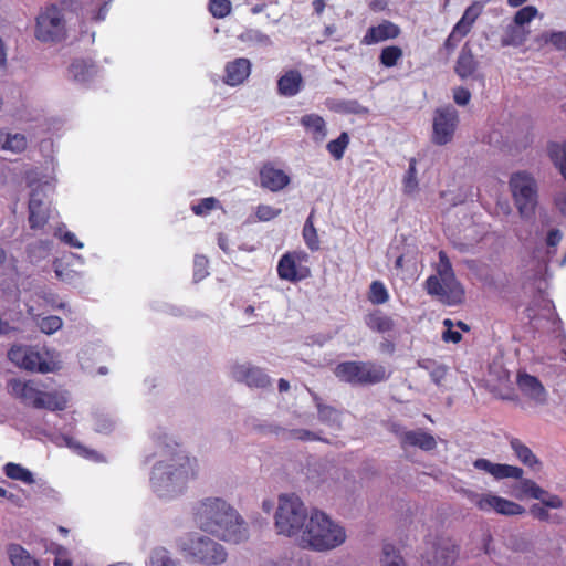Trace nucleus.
Wrapping results in <instances>:
<instances>
[{
    "label": "nucleus",
    "mask_w": 566,
    "mask_h": 566,
    "mask_svg": "<svg viewBox=\"0 0 566 566\" xmlns=\"http://www.w3.org/2000/svg\"><path fill=\"white\" fill-rule=\"evenodd\" d=\"M3 472L11 480L21 481L25 484L34 483V478H33L32 472L19 463L8 462L3 467Z\"/></svg>",
    "instance_id": "473e14b6"
},
{
    "label": "nucleus",
    "mask_w": 566,
    "mask_h": 566,
    "mask_svg": "<svg viewBox=\"0 0 566 566\" xmlns=\"http://www.w3.org/2000/svg\"><path fill=\"white\" fill-rule=\"evenodd\" d=\"M44 354L35 347L25 345H14L8 352V358L15 366L30 371H39L42 374L54 371L55 363L49 361Z\"/></svg>",
    "instance_id": "9b49d317"
},
{
    "label": "nucleus",
    "mask_w": 566,
    "mask_h": 566,
    "mask_svg": "<svg viewBox=\"0 0 566 566\" xmlns=\"http://www.w3.org/2000/svg\"><path fill=\"white\" fill-rule=\"evenodd\" d=\"M314 214L315 210L313 209L310 216L307 217L302 230L304 242L308 250H311L312 252H316L321 249V241L317 234V230L314 227Z\"/></svg>",
    "instance_id": "c756f323"
},
{
    "label": "nucleus",
    "mask_w": 566,
    "mask_h": 566,
    "mask_svg": "<svg viewBox=\"0 0 566 566\" xmlns=\"http://www.w3.org/2000/svg\"><path fill=\"white\" fill-rule=\"evenodd\" d=\"M458 556L459 546L451 538H439L424 558L428 565L453 566Z\"/></svg>",
    "instance_id": "ddd939ff"
},
{
    "label": "nucleus",
    "mask_w": 566,
    "mask_h": 566,
    "mask_svg": "<svg viewBox=\"0 0 566 566\" xmlns=\"http://www.w3.org/2000/svg\"><path fill=\"white\" fill-rule=\"evenodd\" d=\"M154 478L156 479L157 475H167V480L175 481V482H186L189 478H192L195 475L192 461L187 455H178L177 464H164L163 462H158L154 467Z\"/></svg>",
    "instance_id": "2eb2a0df"
},
{
    "label": "nucleus",
    "mask_w": 566,
    "mask_h": 566,
    "mask_svg": "<svg viewBox=\"0 0 566 566\" xmlns=\"http://www.w3.org/2000/svg\"><path fill=\"white\" fill-rule=\"evenodd\" d=\"M531 513L534 517H536L541 521H546L549 516L548 511L539 504H534L531 507Z\"/></svg>",
    "instance_id": "0e129e2a"
},
{
    "label": "nucleus",
    "mask_w": 566,
    "mask_h": 566,
    "mask_svg": "<svg viewBox=\"0 0 566 566\" xmlns=\"http://www.w3.org/2000/svg\"><path fill=\"white\" fill-rule=\"evenodd\" d=\"M528 34L530 31L524 27H520L515 23L509 24L502 38V45L521 46L525 43Z\"/></svg>",
    "instance_id": "cd10ccee"
},
{
    "label": "nucleus",
    "mask_w": 566,
    "mask_h": 566,
    "mask_svg": "<svg viewBox=\"0 0 566 566\" xmlns=\"http://www.w3.org/2000/svg\"><path fill=\"white\" fill-rule=\"evenodd\" d=\"M401 446L406 447H418L424 451H431L437 447V442L433 436L422 430L407 431L401 437Z\"/></svg>",
    "instance_id": "393cba45"
},
{
    "label": "nucleus",
    "mask_w": 566,
    "mask_h": 566,
    "mask_svg": "<svg viewBox=\"0 0 566 566\" xmlns=\"http://www.w3.org/2000/svg\"><path fill=\"white\" fill-rule=\"evenodd\" d=\"M562 240V233L558 229L549 230L546 237V244L549 248H555Z\"/></svg>",
    "instance_id": "680f3d73"
},
{
    "label": "nucleus",
    "mask_w": 566,
    "mask_h": 566,
    "mask_svg": "<svg viewBox=\"0 0 566 566\" xmlns=\"http://www.w3.org/2000/svg\"><path fill=\"white\" fill-rule=\"evenodd\" d=\"M209 260L205 255H196L193 260V276L196 280L200 281L205 279L208 272Z\"/></svg>",
    "instance_id": "8fccbe9b"
},
{
    "label": "nucleus",
    "mask_w": 566,
    "mask_h": 566,
    "mask_svg": "<svg viewBox=\"0 0 566 566\" xmlns=\"http://www.w3.org/2000/svg\"><path fill=\"white\" fill-rule=\"evenodd\" d=\"M381 566H407L402 556L392 544H385L382 548Z\"/></svg>",
    "instance_id": "ea45409f"
},
{
    "label": "nucleus",
    "mask_w": 566,
    "mask_h": 566,
    "mask_svg": "<svg viewBox=\"0 0 566 566\" xmlns=\"http://www.w3.org/2000/svg\"><path fill=\"white\" fill-rule=\"evenodd\" d=\"M304 82L300 71L289 70L277 80V93L281 96L292 97L303 88Z\"/></svg>",
    "instance_id": "b1692460"
},
{
    "label": "nucleus",
    "mask_w": 566,
    "mask_h": 566,
    "mask_svg": "<svg viewBox=\"0 0 566 566\" xmlns=\"http://www.w3.org/2000/svg\"><path fill=\"white\" fill-rule=\"evenodd\" d=\"M340 108L345 113L349 114H367L368 108L363 106L358 101L352 99V101H345L340 104Z\"/></svg>",
    "instance_id": "864d4df0"
},
{
    "label": "nucleus",
    "mask_w": 566,
    "mask_h": 566,
    "mask_svg": "<svg viewBox=\"0 0 566 566\" xmlns=\"http://www.w3.org/2000/svg\"><path fill=\"white\" fill-rule=\"evenodd\" d=\"M348 144L349 136L346 132H343L336 139L331 140L326 145V149L335 160H340L344 157Z\"/></svg>",
    "instance_id": "4c0bfd02"
},
{
    "label": "nucleus",
    "mask_w": 566,
    "mask_h": 566,
    "mask_svg": "<svg viewBox=\"0 0 566 566\" xmlns=\"http://www.w3.org/2000/svg\"><path fill=\"white\" fill-rule=\"evenodd\" d=\"M199 527L226 542L240 543L248 537L244 522L238 512L219 497L206 499L196 509Z\"/></svg>",
    "instance_id": "f257e3e1"
},
{
    "label": "nucleus",
    "mask_w": 566,
    "mask_h": 566,
    "mask_svg": "<svg viewBox=\"0 0 566 566\" xmlns=\"http://www.w3.org/2000/svg\"><path fill=\"white\" fill-rule=\"evenodd\" d=\"M239 39L248 46H270L272 40L265 33L256 29H247L242 32Z\"/></svg>",
    "instance_id": "f704fd0d"
},
{
    "label": "nucleus",
    "mask_w": 566,
    "mask_h": 566,
    "mask_svg": "<svg viewBox=\"0 0 566 566\" xmlns=\"http://www.w3.org/2000/svg\"><path fill=\"white\" fill-rule=\"evenodd\" d=\"M473 467L491 474L497 480L505 478L521 479L523 470L510 464L492 463L490 460L480 458L473 462Z\"/></svg>",
    "instance_id": "aec40b11"
},
{
    "label": "nucleus",
    "mask_w": 566,
    "mask_h": 566,
    "mask_svg": "<svg viewBox=\"0 0 566 566\" xmlns=\"http://www.w3.org/2000/svg\"><path fill=\"white\" fill-rule=\"evenodd\" d=\"M482 8V4H480L479 2H473L464 10V13L461 18L464 19L465 22H469L470 24L473 25L476 19L481 15Z\"/></svg>",
    "instance_id": "603ef678"
},
{
    "label": "nucleus",
    "mask_w": 566,
    "mask_h": 566,
    "mask_svg": "<svg viewBox=\"0 0 566 566\" xmlns=\"http://www.w3.org/2000/svg\"><path fill=\"white\" fill-rule=\"evenodd\" d=\"M458 125L459 113L453 106L437 108L432 120L431 142L438 146L449 144L453 139Z\"/></svg>",
    "instance_id": "f8f14e48"
},
{
    "label": "nucleus",
    "mask_w": 566,
    "mask_h": 566,
    "mask_svg": "<svg viewBox=\"0 0 566 566\" xmlns=\"http://www.w3.org/2000/svg\"><path fill=\"white\" fill-rule=\"evenodd\" d=\"M286 433H287L289 438L295 439V440L307 441V440H317L318 439V437L314 432L305 430V429H293V430H289Z\"/></svg>",
    "instance_id": "4d7b16f0"
},
{
    "label": "nucleus",
    "mask_w": 566,
    "mask_h": 566,
    "mask_svg": "<svg viewBox=\"0 0 566 566\" xmlns=\"http://www.w3.org/2000/svg\"><path fill=\"white\" fill-rule=\"evenodd\" d=\"M541 501L543 502V504L545 506L552 507V509H559L563 505V502H562L560 497L557 496V495H552L547 500H545L543 497V500H541Z\"/></svg>",
    "instance_id": "338daca9"
},
{
    "label": "nucleus",
    "mask_w": 566,
    "mask_h": 566,
    "mask_svg": "<svg viewBox=\"0 0 566 566\" xmlns=\"http://www.w3.org/2000/svg\"><path fill=\"white\" fill-rule=\"evenodd\" d=\"M346 534L342 526L335 524L325 513L312 512L301 535V545L314 551L333 549L345 542Z\"/></svg>",
    "instance_id": "f03ea898"
},
{
    "label": "nucleus",
    "mask_w": 566,
    "mask_h": 566,
    "mask_svg": "<svg viewBox=\"0 0 566 566\" xmlns=\"http://www.w3.org/2000/svg\"><path fill=\"white\" fill-rule=\"evenodd\" d=\"M151 566H175V560L169 556L166 548H156L150 556Z\"/></svg>",
    "instance_id": "a18cd8bd"
},
{
    "label": "nucleus",
    "mask_w": 566,
    "mask_h": 566,
    "mask_svg": "<svg viewBox=\"0 0 566 566\" xmlns=\"http://www.w3.org/2000/svg\"><path fill=\"white\" fill-rule=\"evenodd\" d=\"M281 212V209L273 208L269 205H259L255 209V218L258 221L266 222L279 217Z\"/></svg>",
    "instance_id": "de8ad7c7"
},
{
    "label": "nucleus",
    "mask_w": 566,
    "mask_h": 566,
    "mask_svg": "<svg viewBox=\"0 0 566 566\" xmlns=\"http://www.w3.org/2000/svg\"><path fill=\"white\" fill-rule=\"evenodd\" d=\"M443 324L448 327V329L443 333V339L446 342L459 343L462 338V335L459 332L452 331V322L451 319H444Z\"/></svg>",
    "instance_id": "bf43d9fd"
},
{
    "label": "nucleus",
    "mask_w": 566,
    "mask_h": 566,
    "mask_svg": "<svg viewBox=\"0 0 566 566\" xmlns=\"http://www.w3.org/2000/svg\"><path fill=\"white\" fill-rule=\"evenodd\" d=\"M446 368L439 366L431 371L430 376L434 384L440 385L441 380L446 377Z\"/></svg>",
    "instance_id": "69168bd1"
},
{
    "label": "nucleus",
    "mask_w": 566,
    "mask_h": 566,
    "mask_svg": "<svg viewBox=\"0 0 566 566\" xmlns=\"http://www.w3.org/2000/svg\"><path fill=\"white\" fill-rule=\"evenodd\" d=\"M402 55L403 52L400 46H385L380 52L379 62L385 67H394L398 64V61L402 57Z\"/></svg>",
    "instance_id": "e433bc0d"
},
{
    "label": "nucleus",
    "mask_w": 566,
    "mask_h": 566,
    "mask_svg": "<svg viewBox=\"0 0 566 566\" xmlns=\"http://www.w3.org/2000/svg\"><path fill=\"white\" fill-rule=\"evenodd\" d=\"M8 553L13 566H40L21 545H10Z\"/></svg>",
    "instance_id": "72a5a7b5"
},
{
    "label": "nucleus",
    "mask_w": 566,
    "mask_h": 566,
    "mask_svg": "<svg viewBox=\"0 0 566 566\" xmlns=\"http://www.w3.org/2000/svg\"><path fill=\"white\" fill-rule=\"evenodd\" d=\"M209 10L214 18H224L231 12L229 0H210Z\"/></svg>",
    "instance_id": "49530a36"
},
{
    "label": "nucleus",
    "mask_w": 566,
    "mask_h": 566,
    "mask_svg": "<svg viewBox=\"0 0 566 566\" xmlns=\"http://www.w3.org/2000/svg\"><path fill=\"white\" fill-rule=\"evenodd\" d=\"M453 99L455 104L460 106H465L469 104L471 99V93L468 88L463 86L455 87L453 90Z\"/></svg>",
    "instance_id": "6e6d98bb"
},
{
    "label": "nucleus",
    "mask_w": 566,
    "mask_h": 566,
    "mask_svg": "<svg viewBox=\"0 0 566 566\" xmlns=\"http://www.w3.org/2000/svg\"><path fill=\"white\" fill-rule=\"evenodd\" d=\"M478 69L479 62L473 54L472 46L467 42L461 48L460 54L455 61L454 72L461 80H465L473 76Z\"/></svg>",
    "instance_id": "5701e85b"
},
{
    "label": "nucleus",
    "mask_w": 566,
    "mask_h": 566,
    "mask_svg": "<svg viewBox=\"0 0 566 566\" xmlns=\"http://www.w3.org/2000/svg\"><path fill=\"white\" fill-rule=\"evenodd\" d=\"M475 505L481 511H495L503 515H520L524 512V507L522 505L493 494L478 495Z\"/></svg>",
    "instance_id": "dca6fc26"
},
{
    "label": "nucleus",
    "mask_w": 566,
    "mask_h": 566,
    "mask_svg": "<svg viewBox=\"0 0 566 566\" xmlns=\"http://www.w3.org/2000/svg\"><path fill=\"white\" fill-rule=\"evenodd\" d=\"M463 38L455 34L453 31L450 32L448 38L443 42V49L447 51L448 55H451L453 51L457 49L458 44Z\"/></svg>",
    "instance_id": "13d9d810"
},
{
    "label": "nucleus",
    "mask_w": 566,
    "mask_h": 566,
    "mask_svg": "<svg viewBox=\"0 0 566 566\" xmlns=\"http://www.w3.org/2000/svg\"><path fill=\"white\" fill-rule=\"evenodd\" d=\"M368 300L374 305L385 304L389 300L388 291L380 281H374L369 286Z\"/></svg>",
    "instance_id": "a19ab883"
},
{
    "label": "nucleus",
    "mask_w": 566,
    "mask_h": 566,
    "mask_svg": "<svg viewBox=\"0 0 566 566\" xmlns=\"http://www.w3.org/2000/svg\"><path fill=\"white\" fill-rule=\"evenodd\" d=\"M232 378L250 388H266L271 385L270 377L260 367L250 364H235L231 368Z\"/></svg>",
    "instance_id": "4468645a"
},
{
    "label": "nucleus",
    "mask_w": 566,
    "mask_h": 566,
    "mask_svg": "<svg viewBox=\"0 0 566 566\" xmlns=\"http://www.w3.org/2000/svg\"><path fill=\"white\" fill-rule=\"evenodd\" d=\"M28 145L27 138L22 134H9L8 144L4 146V150L12 153H22L25 150Z\"/></svg>",
    "instance_id": "09e8293b"
},
{
    "label": "nucleus",
    "mask_w": 566,
    "mask_h": 566,
    "mask_svg": "<svg viewBox=\"0 0 566 566\" xmlns=\"http://www.w3.org/2000/svg\"><path fill=\"white\" fill-rule=\"evenodd\" d=\"M260 186L270 191L277 192L284 189L291 181L284 170L277 169L272 163H265L260 168Z\"/></svg>",
    "instance_id": "f3484780"
},
{
    "label": "nucleus",
    "mask_w": 566,
    "mask_h": 566,
    "mask_svg": "<svg viewBox=\"0 0 566 566\" xmlns=\"http://www.w3.org/2000/svg\"><path fill=\"white\" fill-rule=\"evenodd\" d=\"M555 205L560 213L566 214V191L560 192L555 198Z\"/></svg>",
    "instance_id": "774afa93"
},
{
    "label": "nucleus",
    "mask_w": 566,
    "mask_h": 566,
    "mask_svg": "<svg viewBox=\"0 0 566 566\" xmlns=\"http://www.w3.org/2000/svg\"><path fill=\"white\" fill-rule=\"evenodd\" d=\"M539 48L552 44L556 50L566 52V31H545L535 38Z\"/></svg>",
    "instance_id": "7c9ffc66"
},
{
    "label": "nucleus",
    "mask_w": 566,
    "mask_h": 566,
    "mask_svg": "<svg viewBox=\"0 0 566 566\" xmlns=\"http://www.w3.org/2000/svg\"><path fill=\"white\" fill-rule=\"evenodd\" d=\"M517 386L522 394L535 403H546L547 392L537 377L528 374H520L517 376Z\"/></svg>",
    "instance_id": "a211bd4d"
},
{
    "label": "nucleus",
    "mask_w": 566,
    "mask_h": 566,
    "mask_svg": "<svg viewBox=\"0 0 566 566\" xmlns=\"http://www.w3.org/2000/svg\"><path fill=\"white\" fill-rule=\"evenodd\" d=\"M334 375L338 380L352 386H373L387 381L390 371L375 360H347L335 366Z\"/></svg>",
    "instance_id": "20e7f679"
},
{
    "label": "nucleus",
    "mask_w": 566,
    "mask_h": 566,
    "mask_svg": "<svg viewBox=\"0 0 566 566\" xmlns=\"http://www.w3.org/2000/svg\"><path fill=\"white\" fill-rule=\"evenodd\" d=\"M510 189L518 213L524 219L534 217L538 203V188L534 177L518 171L510 177Z\"/></svg>",
    "instance_id": "6e6552de"
},
{
    "label": "nucleus",
    "mask_w": 566,
    "mask_h": 566,
    "mask_svg": "<svg viewBox=\"0 0 566 566\" xmlns=\"http://www.w3.org/2000/svg\"><path fill=\"white\" fill-rule=\"evenodd\" d=\"M306 509L301 499L294 494L282 495L275 513V527L279 534L293 536L305 527Z\"/></svg>",
    "instance_id": "0eeeda50"
},
{
    "label": "nucleus",
    "mask_w": 566,
    "mask_h": 566,
    "mask_svg": "<svg viewBox=\"0 0 566 566\" xmlns=\"http://www.w3.org/2000/svg\"><path fill=\"white\" fill-rule=\"evenodd\" d=\"M400 34V28L389 20H384L378 25L370 27L363 40L361 43L365 45L376 44L382 41L391 40L398 38Z\"/></svg>",
    "instance_id": "6ab92c4d"
},
{
    "label": "nucleus",
    "mask_w": 566,
    "mask_h": 566,
    "mask_svg": "<svg viewBox=\"0 0 566 566\" xmlns=\"http://www.w3.org/2000/svg\"><path fill=\"white\" fill-rule=\"evenodd\" d=\"M437 275H430L424 283L429 295L436 296L447 305H458L464 298V290L457 280L452 264L444 251L439 252Z\"/></svg>",
    "instance_id": "7ed1b4c3"
},
{
    "label": "nucleus",
    "mask_w": 566,
    "mask_h": 566,
    "mask_svg": "<svg viewBox=\"0 0 566 566\" xmlns=\"http://www.w3.org/2000/svg\"><path fill=\"white\" fill-rule=\"evenodd\" d=\"M62 240L70 247L72 248H76V249H82L83 248V243L78 241V239L76 238V235L71 232V231H66L64 232V234L62 235Z\"/></svg>",
    "instance_id": "e2e57ef3"
},
{
    "label": "nucleus",
    "mask_w": 566,
    "mask_h": 566,
    "mask_svg": "<svg viewBox=\"0 0 566 566\" xmlns=\"http://www.w3.org/2000/svg\"><path fill=\"white\" fill-rule=\"evenodd\" d=\"M548 156L566 180V140L562 144L552 143L548 146Z\"/></svg>",
    "instance_id": "2f4dec72"
},
{
    "label": "nucleus",
    "mask_w": 566,
    "mask_h": 566,
    "mask_svg": "<svg viewBox=\"0 0 566 566\" xmlns=\"http://www.w3.org/2000/svg\"><path fill=\"white\" fill-rule=\"evenodd\" d=\"M517 490L521 496L535 500H543V496L546 494V491H544L533 480L530 479H521Z\"/></svg>",
    "instance_id": "58836bf2"
},
{
    "label": "nucleus",
    "mask_w": 566,
    "mask_h": 566,
    "mask_svg": "<svg viewBox=\"0 0 566 566\" xmlns=\"http://www.w3.org/2000/svg\"><path fill=\"white\" fill-rule=\"evenodd\" d=\"M366 326L379 334H386L394 331L396 324L391 316L384 313L381 310H375L365 316Z\"/></svg>",
    "instance_id": "a878e982"
},
{
    "label": "nucleus",
    "mask_w": 566,
    "mask_h": 566,
    "mask_svg": "<svg viewBox=\"0 0 566 566\" xmlns=\"http://www.w3.org/2000/svg\"><path fill=\"white\" fill-rule=\"evenodd\" d=\"M301 124L305 130L311 134L316 143H321L327 135L326 123L324 118L317 114H307L301 118Z\"/></svg>",
    "instance_id": "bb28decb"
},
{
    "label": "nucleus",
    "mask_w": 566,
    "mask_h": 566,
    "mask_svg": "<svg viewBox=\"0 0 566 566\" xmlns=\"http://www.w3.org/2000/svg\"><path fill=\"white\" fill-rule=\"evenodd\" d=\"M318 418L322 422L334 421L337 416V410L331 406L317 403Z\"/></svg>",
    "instance_id": "5fc2aeb1"
},
{
    "label": "nucleus",
    "mask_w": 566,
    "mask_h": 566,
    "mask_svg": "<svg viewBox=\"0 0 566 566\" xmlns=\"http://www.w3.org/2000/svg\"><path fill=\"white\" fill-rule=\"evenodd\" d=\"M35 38L41 42L56 43L66 39V22L63 11L56 4L42 9L36 17Z\"/></svg>",
    "instance_id": "1a4fd4ad"
},
{
    "label": "nucleus",
    "mask_w": 566,
    "mask_h": 566,
    "mask_svg": "<svg viewBox=\"0 0 566 566\" xmlns=\"http://www.w3.org/2000/svg\"><path fill=\"white\" fill-rule=\"evenodd\" d=\"M538 11L534 6H526L520 9L514 18L513 23L524 27L526 23H530L536 15Z\"/></svg>",
    "instance_id": "c03bdc74"
},
{
    "label": "nucleus",
    "mask_w": 566,
    "mask_h": 566,
    "mask_svg": "<svg viewBox=\"0 0 566 566\" xmlns=\"http://www.w3.org/2000/svg\"><path fill=\"white\" fill-rule=\"evenodd\" d=\"M511 448L513 449L515 455L526 465L533 467L538 463L536 455L532 452V450L525 446L518 439L511 440Z\"/></svg>",
    "instance_id": "c9c22d12"
},
{
    "label": "nucleus",
    "mask_w": 566,
    "mask_h": 566,
    "mask_svg": "<svg viewBox=\"0 0 566 566\" xmlns=\"http://www.w3.org/2000/svg\"><path fill=\"white\" fill-rule=\"evenodd\" d=\"M416 164V159L411 158L409 161V168L403 179V189L407 193L413 192L418 187Z\"/></svg>",
    "instance_id": "37998d69"
},
{
    "label": "nucleus",
    "mask_w": 566,
    "mask_h": 566,
    "mask_svg": "<svg viewBox=\"0 0 566 566\" xmlns=\"http://www.w3.org/2000/svg\"><path fill=\"white\" fill-rule=\"evenodd\" d=\"M69 72L75 81L86 82L95 73V65L92 61L77 59L72 62Z\"/></svg>",
    "instance_id": "c85d7f7f"
},
{
    "label": "nucleus",
    "mask_w": 566,
    "mask_h": 566,
    "mask_svg": "<svg viewBox=\"0 0 566 566\" xmlns=\"http://www.w3.org/2000/svg\"><path fill=\"white\" fill-rule=\"evenodd\" d=\"M277 276L290 283H298L312 276L310 255L304 250L287 251L281 255L276 266Z\"/></svg>",
    "instance_id": "9d476101"
},
{
    "label": "nucleus",
    "mask_w": 566,
    "mask_h": 566,
    "mask_svg": "<svg viewBox=\"0 0 566 566\" xmlns=\"http://www.w3.org/2000/svg\"><path fill=\"white\" fill-rule=\"evenodd\" d=\"M63 325L62 318L56 315L45 316L40 319L39 328L42 333L51 335L59 329H61Z\"/></svg>",
    "instance_id": "79ce46f5"
},
{
    "label": "nucleus",
    "mask_w": 566,
    "mask_h": 566,
    "mask_svg": "<svg viewBox=\"0 0 566 566\" xmlns=\"http://www.w3.org/2000/svg\"><path fill=\"white\" fill-rule=\"evenodd\" d=\"M8 390L11 396L34 409H48L51 411L64 410L66 399L59 392H48L40 389L34 380H21L18 378L8 381Z\"/></svg>",
    "instance_id": "39448f33"
},
{
    "label": "nucleus",
    "mask_w": 566,
    "mask_h": 566,
    "mask_svg": "<svg viewBox=\"0 0 566 566\" xmlns=\"http://www.w3.org/2000/svg\"><path fill=\"white\" fill-rule=\"evenodd\" d=\"M179 551L190 562L219 565L226 562L227 552L216 541L202 535H189L179 541Z\"/></svg>",
    "instance_id": "423d86ee"
},
{
    "label": "nucleus",
    "mask_w": 566,
    "mask_h": 566,
    "mask_svg": "<svg viewBox=\"0 0 566 566\" xmlns=\"http://www.w3.org/2000/svg\"><path fill=\"white\" fill-rule=\"evenodd\" d=\"M218 205V200L213 197L201 199L197 205L192 206V211L196 216H205L213 210Z\"/></svg>",
    "instance_id": "3c124183"
},
{
    "label": "nucleus",
    "mask_w": 566,
    "mask_h": 566,
    "mask_svg": "<svg viewBox=\"0 0 566 566\" xmlns=\"http://www.w3.org/2000/svg\"><path fill=\"white\" fill-rule=\"evenodd\" d=\"M29 224L33 230L42 229L48 223L50 214L49 207L39 197V192L33 190L29 200Z\"/></svg>",
    "instance_id": "4be33fe9"
},
{
    "label": "nucleus",
    "mask_w": 566,
    "mask_h": 566,
    "mask_svg": "<svg viewBox=\"0 0 566 566\" xmlns=\"http://www.w3.org/2000/svg\"><path fill=\"white\" fill-rule=\"evenodd\" d=\"M251 73V62L245 57H238L227 63L224 69V83L230 86L242 84Z\"/></svg>",
    "instance_id": "412c9836"
},
{
    "label": "nucleus",
    "mask_w": 566,
    "mask_h": 566,
    "mask_svg": "<svg viewBox=\"0 0 566 566\" xmlns=\"http://www.w3.org/2000/svg\"><path fill=\"white\" fill-rule=\"evenodd\" d=\"M472 27H473L472 24H470L469 22H465V20L461 18L455 23V25L453 27L452 31L455 34L460 35L461 38H464V36H467L470 33Z\"/></svg>",
    "instance_id": "052dcab7"
}]
</instances>
